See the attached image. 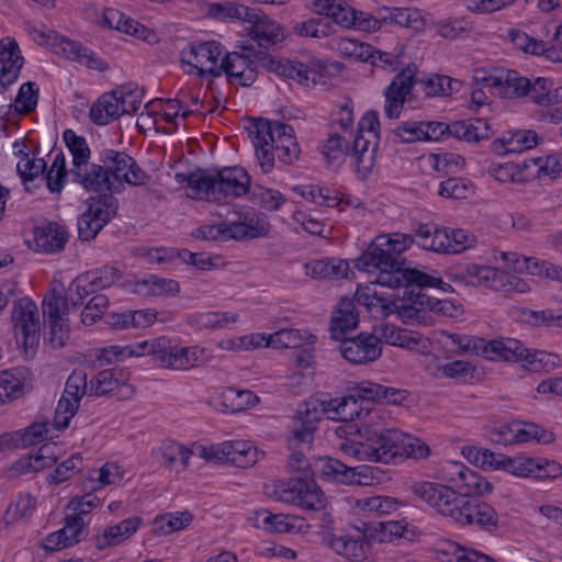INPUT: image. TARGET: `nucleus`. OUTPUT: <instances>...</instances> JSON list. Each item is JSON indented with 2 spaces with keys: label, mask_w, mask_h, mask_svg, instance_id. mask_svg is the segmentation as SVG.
Instances as JSON below:
<instances>
[{
  "label": "nucleus",
  "mask_w": 562,
  "mask_h": 562,
  "mask_svg": "<svg viewBox=\"0 0 562 562\" xmlns=\"http://www.w3.org/2000/svg\"><path fill=\"white\" fill-rule=\"evenodd\" d=\"M491 440L503 446L528 441L550 443L554 440V435L552 431L546 430L533 423L515 420L494 428L491 431Z\"/></svg>",
  "instance_id": "obj_18"
},
{
  "label": "nucleus",
  "mask_w": 562,
  "mask_h": 562,
  "mask_svg": "<svg viewBox=\"0 0 562 562\" xmlns=\"http://www.w3.org/2000/svg\"><path fill=\"white\" fill-rule=\"evenodd\" d=\"M486 351L482 356L491 360L518 361L525 360L529 349L514 338H501L486 341Z\"/></svg>",
  "instance_id": "obj_32"
},
{
  "label": "nucleus",
  "mask_w": 562,
  "mask_h": 562,
  "mask_svg": "<svg viewBox=\"0 0 562 562\" xmlns=\"http://www.w3.org/2000/svg\"><path fill=\"white\" fill-rule=\"evenodd\" d=\"M493 485L479 472L467 467L461 483L457 490L458 496L470 497L471 495H483L492 492Z\"/></svg>",
  "instance_id": "obj_55"
},
{
  "label": "nucleus",
  "mask_w": 562,
  "mask_h": 562,
  "mask_svg": "<svg viewBox=\"0 0 562 562\" xmlns=\"http://www.w3.org/2000/svg\"><path fill=\"white\" fill-rule=\"evenodd\" d=\"M408 297L412 299V301L415 302L414 299H420L424 297L427 300L425 302L423 300L424 306L423 311L418 313V317L412 318L408 323H422L426 319L427 312L434 311L437 314H440L442 316L447 317H457L461 313V305L454 304L452 301L449 300H432L429 296L423 294L420 292V289L416 292L414 289L408 290Z\"/></svg>",
  "instance_id": "obj_43"
},
{
  "label": "nucleus",
  "mask_w": 562,
  "mask_h": 562,
  "mask_svg": "<svg viewBox=\"0 0 562 562\" xmlns=\"http://www.w3.org/2000/svg\"><path fill=\"white\" fill-rule=\"evenodd\" d=\"M274 493L280 502L310 510L326 506V497L312 476H296L276 484Z\"/></svg>",
  "instance_id": "obj_13"
},
{
  "label": "nucleus",
  "mask_w": 562,
  "mask_h": 562,
  "mask_svg": "<svg viewBox=\"0 0 562 562\" xmlns=\"http://www.w3.org/2000/svg\"><path fill=\"white\" fill-rule=\"evenodd\" d=\"M328 405L329 418L334 420H353L360 416L362 411L359 398L353 392L348 396L328 401Z\"/></svg>",
  "instance_id": "obj_47"
},
{
  "label": "nucleus",
  "mask_w": 562,
  "mask_h": 562,
  "mask_svg": "<svg viewBox=\"0 0 562 562\" xmlns=\"http://www.w3.org/2000/svg\"><path fill=\"white\" fill-rule=\"evenodd\" d=\"M355 507L361 512L386 515L396 508V502L389 496H371L356 499Z\"/></svg>",
  "instance_id": "obj_60"
},
{
  "label": "nucleus",
  "mask_w": 562,
  "mask_h": 562,
  "mask_svg": "<svg viewBox=\"0 0 562 562\" xmlns=\"http://www.w3.org/2000/svg\"><path fill=\"white\" fill-rule=\"evenodd\" d=\"M339 349L341 356L355 364L373 362L382 355V346L374 333H360L355 337L345 338L341 340Z\"/></svg>",
  "instance_id": "obj_23"
},
{
  "label": "nucleus",
  "mask_w": 562,
  "mask_h": 562,
  "mask_svg": "<svg viewBox=\"0 0 562 562\" xmlns=\"http://www.w3.org/2000/svg\"><path fill=\"white\" fill-rule=\"evenodd\" d=\"M416 67L407 65L391 81L385 89L384 114L393 120L398 119L407 97L411 94L415 81Z\"/></svg>",
  "instance_id": "obj_22"
},
{
  "label": "nucleus",
  "mask_w": 562,
  "mask_h": 562,
  "mask_svg": "<svg viewBox=\"0 0 562 562\" xmlns=\"http://www.w3.org/2000/svg\"><path fill=\"white\" fill-rule=\"evenodd\" d=\"M311 338H313V336L307 331H301L300 329L293 328H283L268 335L266 347L299 348Z\"/></svg>",
  "instance_id": "obj_51"
},
{
  "label": "nucleus",
  "mask_w": 562,
  "mask_h": 562,
  "mask_svg": "<svg viewBox=\"0 0 562 562\" xmlns=\"http://www.w3.org/2000/svg\"><path fill=\"white\" fill-rule=\"evenodd\" d=\"M259 60L267 65L268 71H273L279 76L293 79L301 85H307L310 75L312 74V70L303 63L278 60L274 59L271 55H261Z\"/></svg>",
  "instance_id": "obj_38"
},
{
  "label": "nucleus",
  "mask_w": 562,
  "mask_h": 562,
  "mask_svg": "<svg viewBox=\"0 0 562 562\" xmlns=\"http://www.w3.org/2000/svg\"><path fill=\"white\" fill-rule=\"evenodd\" d=\"M337 50L345 57L368 61L372 57L373 46L344 37L337 42Z\"/></svg>",
  "instance_id": "obj_62"
},
{
  "label": "nucleus",
  "mask_w": 562,
  "mask_h": 562,
  "mask_svg": "<svg viewBox=\"0 0 562 562\" xmlns=\"http://www.w3.org/2000/svg\"><path fill=\"white\" fill-rule=\"evenodd\" d=\"M157 453L160 458V463L165 468L176 470L177 472H182L188 468L189 459L192 456L191 450L171 440L164 441L158 448Z\"/></svg>",
  "instance_id": "obj_41"
},
{
  "label": "nucleus",
  "mask_w": 562,
  "mask_h": 562,
  "mask_svg": "<svg viewBox=\"0 0 562 562\" xmlns=\"http://www.w3.org/2000/svg\"><path fill=\"white\" fill-rule=\"evenodd\" d=\"M42 313L49 328L47 344L53 349H61L69 340L68 300L64 285L53 283L42 302Z\"/></svg>",
  "instance_id": "obj_9"
},
{
  "label": "nucleus",
  "mask_w": 562,
  "mask_h": 562,
  "mask_svg": "<svg viewBox=\"0 0 562 562\" xmlns=\"http://www.w3.org/2000/svg\"><path fill=\"white\" fill-rule=\"evenodd\" d=\"M68 239L66 228L58 223H48L37 227L34 233V244L38 251L58 252L64 249Z\"/></svg>",
  "instance_id": "obj_33"
},
{
  "label": "nucleus",
  "mask_w": 562,
  "mask_h": 562,
  "mask_svg": "<svg viewBox=\"0 0 562 562\" xmlns=\"http://www.w3.org/2000/svg\"><path fill=\"white\" fill-rule=\"evenodd\" d=\"M11 322L16 342L23 347L26 358H33L40 344L41 317L35 302L30 297L14 301Z\"/></svg>",
  "instance_id": "obj_11"
},
{
  "label": "nucleus",
  "mask_w": 562,
  "mask_h": 562,
  "mask_svg": "<svg viewBox=\"0 0 562 562\" xmlns=\"http://www.w3.org/2000/svg\"><path fill=\"white\" fill-rule=\"evenodd\" d=\"M243 53H227L220 65L221 74L225 72L232 83L243 87L251 86L258 76V68L267 70V65L259 60L261 55H269L266 52H255L252 47L243 46Z\"/></svg>",
  "instance_id": "obj_15"
},
{
  "label": "nucleus",
  "mask_w": 562,
  "mask_h": 562,
  "mask_svg": "<svg viewBox=\"0 0 562 562\" xmlns=\"http://www.w3.org/2000/svg\"><path fill=\"white\" fill-rule=\"evenodd\" d=\"M136 291L143 295H173L180 291V285L176 280L150 276L147 279L137 281Z\"/></svg>",
  "instance_id": "obj_53"
},
{
  "label": "nucleus",
  "mask_w": 562,
  "mask_h": 562,
  "mask_svg": "<svg viewBox=\"0 0 562 562\" xmlns=\"http://www.w3.org/2000/svg\"><path fill=\"white\" fill-rule=\"evenodd\" d=\"M538 134L531 130H517L504 134L498 143L506 153H522L538 145Z\"/></svg>",
  "instance_id": "obj_46"
},
{
  "label": "nucleus",
  "mask_w": 562,
  "mask_h": 562,
  "mask_svg": "<svg viewBox=\"0 0 562 562\" xmlns=\"http://www.w3.org/2000/svg\"><path fill=\"white\" fill-rule=\"evenodd\" d=\"M142 518L133 516L121 522L106 527L102 535L95 537V547L104 550L110 547L119 546L126 539L131 538L139 528Z\"/></svg>",
  "instance_id": "obj_31"
},
{
  "label": "nucleus",
  "mask_w": 562,
  "mask_h": 562,
  "mask_svg": "<svg viewBox=\"0 0 562 562\" xmlns=\"http://www.w3.org/2000/svg\"><path fill=\"white\" fill-rule=\"evenodd\" d=\"M380 121L376 112H367L358 124V132L353 138L351 146V159L355 165L358 178L366 180L375 162L376 144L370 147V140L363 137V133L368 132L373 137L379 136Z\"/></svg>",
  "instance_id": "obj_14"
},
{
  "label": "nucleus",
  "mask_w": 562,
  "mask_h": 562,
  "mask_svg": "<svg viewBox=\"0 0 562 562\" xmlns=\"http://www.w3.org/2000/svg\"><path fill=\"white\" fill-rule=\"evenodd\" d=\"M418 238L417 244L429 251L446 254L448 243L447 227H437L430 224H419L414 231Z\"/></svg>",
  "instance_id": "obj_42"
},
{
  "label": "nucleus",
  "mask_w": 562,
  "mask_h": 562,
  "mask_svg": "<svg viewBox=\"0 0 562 562\" xmlns=\"http://www.w3.org/2000/svg\"><path fill=\"white\" fill-rule=\"evenodd\" d=\"M330 548L339 555L350 560H362L369 547L363 533L351 535L349 530L344 535L333 536L329 539Z\"/></svg>",
  "instance_id": "obj_34"
},
{
  "label": "nucleus",
  "mask_w": 562,
  "mask_h": 562,
  "mask_svg": "<svg viewBox=\"0 0 562 562\" xmlns=\"http://www.w3.org/2000/svg\"><path fill=\"white\" fill-rule=\"evenodd\" d=\"M69 175L72 181L81 184L88 191H102L114 188V182L106 170L105 165L86 164L71 168Z\"/></svg>",
  "instance_id": "obj_29"
},
{
  "label": "nucleus",
  "mask_w": 562,
  "mask_h": 562,
  "mask_svg": "<svg viewBox=\"0 0 562 562\" xmlns=\"http://www.w3.org/2000/svg\"><path fill=\"white\" fill-rule=\"evenodd\" d=\"M305 269L315 279H339L347 276L349 265L340 259H321L306 263Z\"/></svg>",
  "instance_id": "obj_44"
},
{
  "label": "nucleus",
  "mask_w": 562,
  "mask_h": 562,
  "mask_svg": "<svg viewBox=\"0 0 562 562\" xmlns=\"http://www.w3.org/2000/svg\"><path fill=\"white\" fill-rule=\"evenodd\" d=\"M102 161L106 167L112 182H114L112 191L121 186L122 180L132 186H143L149 180L147 173L125 153L105 150L102 156Z\"/></svg>",
  "instance_id": "obj_19"
},
{
  "label": "nucleus",
  "mask_w": 562,
  "mask_h": 562,
  "mask_svg": "<svg viewBox=\"0 0 562 562\" xmlns=\"http://www.w3.org/2000/svg\"><path fill=\"white\" fill-rule=\"evenodd\" d=\"M503 470L519 477L554 479L562 474V467L558 462L527 456L506 458Z\"/></svg>",
  "instance_id": "obj_21"
},
{
  "label": "nucleus",
  "mask_w": 562,
  "mask_h": 562,
  "mask_svg": "<svg viewBox=\"0 0 562 562\" xmlns=\"http://www.w3.org/2000/svg\"><path fill=\"white\" fill-rule=\"evenodd\" d=\"M373 330L379 338L380 345L382 341H385L389 345L409 350L427 348V339L422 334L413 330L398 328L387 323L374 326Z\"/></svg>",
  "instance_id": "obj_26"
},
{
  "label": "nucleus",
  "mask_w": 562,
  "mask_h": 562,
  "mask_svg": "<svg viewBox=\"0 0 562 562\" xmlns=\"http://www.w3.org/2000/svg\"><path fill=\"white\" fill-rule=\"evenodd\" d=\"M341 452L363 462L394 463L398 459H426L430 449L422 439L392 428L368 425L340 443Z\"/></svg>",
  "instance_id": "obj_2"
},
{
  "label": "nucleus",
  "mask_w": 562,
  "mask_h": 562,
  "mask_svg": "<svg viewBox=\"0 0 562 562\" xmlns=\"http://www.w3.org/2000/svg\"><path fill=\"white\" fill-rule=\"evenodd\" d=\"M191 199L224 203L249 192L250 177L240 167L196 170L183 176Z\"/></svg>",
  "instance_id": "obj_5"
},
{
  "label": "nucleus",
  "mask_w": 562,
  "mask_h": 562,
  "mask_svg": "<svg viewBox=\"0 0 562 562\" xmlns=\"http://www.w3.org/2000/svg\"><path fill=\"white\" fill-rule=\"evenodd\" d=\"M411 490L416 497L429 505L438 515L458 526L475 525L488 532L498 529L499 516L485 502L458 496L452 488L437 482H415Z\"/></svg>",
  "instance_id": "obj_3"
},
{
  "label": "nucleus",
  "mask_w": 562,
  "mask_h": 562,
  "mask_svg": "<svg viewBox=\"0 0 562 562\" xmlns=\"http://www.w3.org/2000/svg\"><path fill=\"white\" fill-rule=\"evenodd\" d=\"M358 326V314L356 312L355 301L349 297H342L337 310L334 312L330 335L331 338L339 340L347 331Z\"/></svg>",
  "instance_id": "obj_35"
},
{
  "label": "nucleus",
  "mask_w": 562,
  "mask_h": 562,
  "mask_svg": "<svg viewBox=\"0 0 562 562\" xmlns=\"http://www.w3.org/2000/svg\"><path fill=\"white\" fill-rule=\"evenodd\" d=\"M303 195L305 196V199L311 200L313 203H316L318 205L327 207L337 206L339 207L340 211L344 210V198H340L338 193L328 188L311 186L303 191Z\"/></svg>",
  "instance_id": "obj_63"
},
{
  "label": "nucleus",
  "mask_w": 562,
  "mask_h": 562,
  "mask_svg": "<svg viewBox=\"0 0 562 562\" xmlns=\"http://www.w3.org/2000/svg\"><path fill=\"white\" fill-rule=\"evenodd\" d=\"M64 140L72 156L71 168H77L89 161L90 148L85 137L78 136L72 130H66L64 132Z\"/></svg>",
  "instance_id": "obj_59"
},
{
  "label": "nucleus",
  "mask_w": 562,
  "mask_h": 562,
  "mask_svg": "<svg viewBox=\"0 0 562 562\" xmlns=\"http://www.w3.org/2000/svg\"><path fill=\"white\" fill-rule=\"evenodd\" d=\"M355 299L359 305L364 306L369 312L387 316L395 313L404 323L409 322L412 318L418 317V313L423 311V300L426 299H412L408 297V290L404 289L403 296L387 297L383 293L376 291L375 285H367L359 288L356 292Z\"/></svg>",
  "instance_id": "obj_8"
},
{
  "label": "nucleus",
  "mask_w": 562,
  "mask_h": 562,
  "mask_svg": "<svg viewBox=\"0 0 562 562\" xmlns=\"http://www.w3.org/2000/svg\"><path fill=\"white\" fill-rule=\"evenodd\" d=\"M417 82L424 87L427 97L450 95L458 92L462 87L460 80L443 75H434Z\"/></svg>",
  "instance_id": "obj_54"
},
{
  "label": "nucleus",
  "mask_w": 562,
  "mask_h": 562,
  "mask_svg": "<svg viewBox=\"0 0 562 562\" xmlns=\"http://www.w3.org/2000/svg\"><path fill=\"white\" fill-rule=\"evenodd\" d=\"M87 378V373L81 369L74 370L68 376L55 412L54 425L56 428L65 429L69 426L70 419L77 413L79 403L86 394L102 396L115 391L120 384L113 370L100 371L91 380L90 386H88Z\"/></svg>",
  "instance_id": "obj_6"
},
{
  "label": "nucleus",
  "mask_w": 562,
  "mask_h": 562,
  "mask_svg": "<svg viewBox=\"0 0 562 562\" xmlns=\"http://www.w3.org/2000/svg\"><path fill=\"white\" fill-rule=\"evenodd\" d=\"M308 8L315 14L326 15L345 29L373 32L381 27L380 20L370 13L358 12L346 0H313Z\"/></svg>",
  "instance_id": "obj_12"
},
{
  "label": "nucleus",
  "mask_w": 562,
  "mask_h": 562,
  "mask_svg": "<svg viewBox=\"0 0 562 562\" xmlns=\"http://www.w3.org/2000/svg\"><path fill=\"white\" fill-rule=\"evenodd\" d=\"M0 92H4L18 79L23 65V57L14 38L5 37L0 41Z\"/></svg>",
  "instance_id": "obj_25"
},
{
  "label": "nucleus",
  "mask_w": 562,
  "mask_h": 562,
  "mask_svg": "<svg viewBox=\"0 0 562 562\" xmlns=\"http://www.w3.org/2000/svg\"><path fill=\"white\" fill-rule=\"evenodd\" d=\"M407 524L401 520H389L381 522H366L361 521L360 525H350V529L363 533L368 543H390L404 537Z\"/></svg>",
  "instance_id": "obj_27"
},
{
  "label": "nucleus",
  "mask_w": 562,
  "mask_h": 562,
  "mask_svg": "<svg viewBox=\"0 0 562 562\" xmlns=\"http://www.w3.org/2000/svg\"><path fill=\"white\" fill-rule=\"evenodd\" d=\"M493 290L505 293H527L530 286L528 282L520 277L497 269Z\"/></svg>",
  "instance_id": "obj_61"
},
{
  "label": "nucleus",
  "mask_w": 562,
  "mask_h": 562,
  "mask_svg": "<svg viewBox=\"0 0 562 562\" xmlns=\"http://www.w3.org/2000/svg\"><path fill=\"white\" fill-rule=\"evenodd\" d=\"M248 134L265 173L272 171L274 157L284 165H292L299 159L301 149L291 125L257 119L248 127Z\"/></svg>",
  "instance_id": "obj_4"
},
{
  "label": "nucleus",
  "mask_w": 562,
  "mask_h": 562,
  "mask_svg": "<svg viewBox=\"0 0 562 562\" xmlns=\"http://www.w3.org/2000/svg\"><path fill=\"white\" fill-rule=\"evenodd\" d=\"M362 469V467H349L342 461L330 457H324L318 460L319 474L329 482L362 485L364 484L362 477H366L360 471Z\"/></svg>",
  "instance_id": "obj_28"
},
{
  "label": "nucleus",
  "mask_w": 562,
  "mask_h": 562,
  "mask_svg": "<svg viewBox=\"0 0 562 562\" xmlns=\"http://www.w3.org/2000/svg\"><path fill=\"white\" fill-rule=\"evenodd\" d=\"M251 26L248 29V35L256 41L260 47L268 48L284 40L282 27L276 21L267 15L258 13H247Z\"/></svg>",
  "instance_id": "obj_30"
},
{
  "label": "nucleus",
  "mask_w": 562,
  "mask_h": 562,
  "mask_svg": "<svg viewBox=\"0 0 562 562\" xmlns=\"http://www.w3.org/2000/svg\"><path fill=\"white\" fill-rule=\"evenodd\" d=\"M222 55V45L211 41L192 44L187 49H183L182 61L196 69L200 77L210 76L214 78L221 76V68L217 66V60Z\"/></svg>",
  "instance_id": "obj_20"
},
{
  "label": "nucleus",
  "mask_w": 562,
  "mask_h": 562,
  "mask_svg": "<svg viewBox=\"0 0 562 562\" xmlns=\"http://www.w3.org/2000/svg\"><path fill=\"white\" fill-rule=\"evenodd\" d=\"M449 135L460 140L477 143L491 136V128L483 119H470L449 124Z\"/></svg>",
  "instance_id": "obj_37"
},
{
  "label": "nucleus",
  "mask_w": 562,
  "mask_h": 562,
  "mask_svg": "<svg viewBox=\"0 0 562 562\" xmlns=\"http://www.w3.org/2000/svg\"><path fill=\"white\" fill-rule=\"evenodd\" d=\"M414 243L412 235L394 233L380 235L369 248L358 258L357 268L367 272L379 270L376 284L390 289L438 288L450 291L451 285L441 278L429 276L415 268H405L402 254Z\"/></svg>",
  "instance_id": "obj_1"
},
{
  "label": "nucleus",
  "mask_w": 562,
  "mask_h": 562,
  "mask_svg": "<svg viewBox=\"0 0 562 562\" xmlns=\"http://www.w3.org/2000/svg\"><path fill=\"white\" fill-rule=\"evenodd\" d=\"M496 273V268L471 263L465 268V277L469 278L467 283L493 290Z\"/></svg>",
  "instance_id": "obj_64"
},
{
  "label": "nucleus",
  "mask_w": 562,
  "mask_h": 562,
  "mask_svg": "<svg viewBox=\"0 0 562 562\" xmlns=\"http://www.w3.org/2000/svg\"><path fill=\"white\" fill-rule=\"evenodd\" d=\"M223 404L232 412H241L258 402L257 395L249 390H238L236 387H228L222 394Z\"/></svg>",
  "instance_id": "obj_58"
},
{
  "label": "nucleus",
  "mask_w": 562,
  "mask_h": 562,
  "mask_svg": "<svg viewBox=\"0 0 562 562\" xmlns=\"http://www.w3.org/2000/svg\"><path fill=\"white\" fill-rule=\"evenodd\" d=\"M115 91L102 94L90 109V119L98 125H105L110 121L124 114Z\"/></svg>",
  "instance_id": "obj_40"
},
{
  "label": "nucleus",
  "mask_w": 562,
  "mask_h": 562,
  "mask_svg": "<svg viewBox=\"0 0 562 562\" xmlns=\"http://www.w3.org/2000/svg\"><path fill=\"white\" fill-rule=\"evenodd\" d=\"M26 381L23 369H14L0 373V405L18 398L22 393Z\"/></svg>",
  "instance_id": "obj_45"
},
{
  "label": "nucleus",
  "mask_w": 562,
  "mask_h": 562,
  "mask_svg": "<svg viewBox=\"0 0 562 562\" xmlns=\"http://www.w3.org/2000/svg\"><path fill=\"white\" fill-rule=\"evenodd\" d=\"M192 519L193 517L189 512L166 513L154 519L153 530L157 536H167L184 529Z\"/></svg>",
  "instance_id": "obj_50"
},
{
  "label": "nucleus",
  "mask_w": 562,
  "mask_h": 562,
  "mask_svg": "<svg viewBox=\"0 0 562 562\" xmlns=\"http://www.w3.org/2000/svg\"><path fill=\"white\" fill-rule=\"evenodd\" d=\"M352 392L359 398V401H371V402H383L396 404L403 400L400 390L393 387H386L379 383L370 381H363L358 383Z\"/></svg>",
  "instance_id": "obj_39"
},
{
  "label": "nucleus",
  "mask_w": 562,
  "mask_h": 562,
  "mask_svg": "<svg viewBox=\"0 0 562 562\" xmlns=\"http://www.w3.org/2000/svg\"><path fill=\"white\" fill-rule=\"evenodd\" d=\"M69 171L66 169L65 155L59 151L55 155L54 160L47 173L41 178V182L45 181L47 189L53 194H60L66 183Z\"/></svg>",
  "instance_id": "obj_52"
},
{
  "label": "nucleus",
  "mask_w": 562,
  "mask_h": 562,
  "mask_svg": "<svg viewBox=\"0 0 562 562\" xmlns=\"http://www.w3.org/2000/svg\"><path fill=\"white\" fill-rule=\"evenodd\" d=\"M324 415L329 417L328 401L311 397L302 404L293 419L289 446L308 447L314 438L318 422Z\"/></svg>",
  "instance_id": "obj_16"
},
{
  "label": "nucleus",
  "mask_w": 562,
  "mask_h": 562,
  "mask_svg": "<svg viewBox=\"0 0 562 562\" xmlns=\"http://www.w3.org/2000/svg\"><path fill=\"white\" fill-rule=\"evenodd\" d=\"M203 457L229 462L238 468H247L257 462V449L252 448L248 441H225L214 447L212 452L204 451Z\"/></svg>",
  "instance_id": "obj_24"
},
{
  "label": "nucleus",
  "mask_w": 562,
  "mask_h": 562,
  "mask_svg": "<svg viewBox=\"0 0 562 562\" xmlns=\"http://www.w3.org/2000/svg\"><path fill=\"white\" fill-rule=\"evenodd\" d=\"M61 48L67 58L77 60L85 66L103 71L108 69V65L104 64L93 52L83 47L80 43L74 41H63Z\"/></svg>",
  "instance_id": "obj_48"
},
{
  "label": "nucleus",
  "mask_w": 562,
  "mask_h": 562,
  "mask_svg": "<svg viewBox=\"0 0 562 562\" xmlns=\"http://www.w3.org/2000/svg\"><path fill=\"white\" fill-rule=\"evenodd\" d=\"M117 200L112 193L91 198L87 210L78 218V235L81 240H92L115 216Z\"/></svg>",
  "instance_id": "obj_17"
},
{
  "label": "nucleus",
  "mask_w": 562,
  "mask_h": 562,
  "mask_svg": "<svg viewBox=\"0 0 562 562\" xmlns=\"http://www.w3.org/2000/svg\"><path fill=\"white\" fill-rule=\"evenodd\" d=\"M224 226V236L225 240L228 239H243V238H257L260 236H265L268 234V225L266 223H259L256 224L252 223V220L250 221H244V222H233V223H225L223 222Z\"/></svg>",
  "instance_id": "obj_49"
},
{
  "label": "nucleus",
  "mask_w": 562,
  "mask_h": 562,
  "mask_svg": "<svg viewBox=\"0 0 562 562\" xmlns=\"http://www.w3.org/2000/svg\"><path fill=\"white\" fill-rule=\"evenodd\" d=\"M153 355L156 363L170 370H190L205 362V350L199 346L169 347L166 339L144 340L128 346V357Z\"/></svg>",
  "instance_id": "obj_7"
},
{
  "label": "nucleus",
  "mask_w": 562,
  "mask_h": 562,
  "mask_svg": "<svg viewBox=\"0 0 562 562\" xmlns=\"http://www.w3.org/2000/svg\"><path fill=\"white\" fill-rule=\"evenodd\" d=\"M255 515L254 525L268 532H294L302 526V520L295 516L271 514L266 509L256 512Z\"/></svg>",
  "instance_id": "obj_36"
},
{
  "label": "nucleus",
  "mask_w": 562,
  "mask_h": 562,
  "mask_svg": "<svg viewBox=\"0 0 562 562\" xmlns=\"http://www.w3.org/2000/svg\"><path fill=\"white\" fill-rule=\"evenodd\" d=\"M238 315L223 312H204L196 313L189 317V323L199 328L216 329L224 328L235 323Z\"/></svg>",
  "instance_id": "obj_56"
},
{
  "label": "nucleus",
  "mask_w": 562,
  "mask_h": 562,
  "mask_svg": "<svg viewBox=\"0 0 562 562\" xmlns=\"http://www.w3.org/2000/svg\"><path fill=\"white\" fill-rule=\"evenodd\" d=\"M493 86L504 98H529L539 105H550V93L553 82L550 79L538 77L530 80L515 70H508L494 79Z\"/></svg>",
  "instance_id": "obj_10"
},
{
  "label": "nucleus",
  "mask_w": 562,
  "mask_h": 562,
  "mask_svg": "<svg viewBox=\"0 0 562 562\" xmlns=\"http://www.w3.org/2000/svg\"><path fill=\"white\" fill-rule=\"evenodd\" d=\"M46 169V162L43 158L30 157L24 155L16 165V171L23 181L25 189L32 191L30 186L36 179H41Z\"/></svg>",
  "instance_id": "obj_57"
}]
</instances>
